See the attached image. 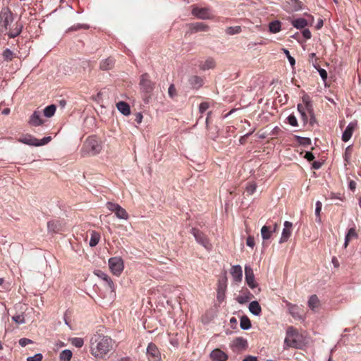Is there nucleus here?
<instances>
[{
    "label": "nucleus",
    "instance_id": "64",
    "mask_svg": "<svg viewBox=\"0 0 361 361\" xmlns=\"http://www.w3.org/2000/svg\"><path fill=\"white\" fill-rule=\"evenodd\" d=\"M332 264H334V267L338 268L339 267V262L336 257H334L332 258Z\"/></svg>",
    "mask_w": 361,
    "mask_h": 361
},
{
    "label": "nucleus",
    "instance_id": "46",
    "mask_svg": "<svg viewBox=\"0 0 361 361\" xmlns=\"http://www.w3.org/2000/svg\"><path fill=\"white\" fill-rule=\"evenodd\" d=\"M289 4H291L293 11H298L301 9V2L298 0H290Z\"/></svg>",
    "mask_w": 361,
    "mask_h": 361
},
{
    "label": "nucleus",
    "instance_id": "49",
    "mask_svg": "<svg viewBox=\"0 0 361 361\" xmlns=\"http://www.w3.org/2000/svg\"><path fill=\"white\" fill-rule=\"evenodd\" d=\"M43 356L41 353H37L33 356L28 357L27 361H42Z\"/></svg>",
    "mask_w": 361,
    "mask_h": 361
},
{
    "label": "nucleus",
    "instance_id": "30",
    "mask_svg": "<svg viewBox=\"0 0 361 361\" xmlns=\"http://www.w3.org/2000/svg\"><path fill=\"white\" fill-rule=\"evenodd\" d=\"M147 353L153 357L158 358L159 352L157 346L153 343H149L147 348Z\"/></svg>",
    "mask_w": 361,
    "mask_h": 361
},
{
    "label": "nucleus",
    "instance_id": "36",
    "mask_svg": "<svg viewBox=\"0 0 361 361\" xmlns=\"http://www.w3.org/2000/svg\"><path fill=\"white\" fill-rule=\"evenodd\" d=\"M72 355V352L70 350L66 349L60 353L59 358L61 361H70Z\"/></svg>",
    "mask_w": 361,
    "mask_h": 361
},
{
    "label": "nucleus",
    "instance_id": "9",
    "mask_svg": "<svg viewBox=\"0 0 361 361\" xmlns=\"http://www.w3.org/2000/svg\"><path fill=\"white\" fill-rule=\"evenodd\" d=\"M191 233L195 237L196 241L202 245L206 250H210L212 249V245L204 233L195 228L191 229Z\"/></svg>",
    "mask_w": 361,
    "mask_h": 361
},
{
    "label": "nucleus",
    "instance_id": "4",
    "mask_svg": "<svg viewBox=\"0 0 361 361\" xmlns=\"http://www.w3.org/2000/svg\"><path fill=\"white\" fill-rule=\"evenodd\" d=\"M302 102L303 104H298V111L304 124H306L308 122L307 114L312 113L313 106L310 97L307 95L302 97Z\"/></svg>",
    "mask_w": 361,
    "mask_h": 361
},
{
    "label": "nucleus",
    "instance_id": "44",
    "mask_svg": "<svg viewBox=\"0 0 361 361\" xmlns=\"http://www.w3.org/2000/svg\"><path fill=\"white\" fill-rule=\"evenodd\" d=\"M3 56L4 59L11 61L13 56V53L9 49H6L3 52Z\"/></svg>",
    "mask_w": 361,
    "mask_h": 361
},
{
    "label": "nucleus",
    "instance_id": "26",
    "mask_svg": "<svg viewBox=\"0 0 361 361\" xmlns=\"http://www.w3.org/2000/svg\"><path fill=\"white\" fill-rule=\"evenodd\" d=\"M189 82L193 88L198 89L202 86L203 79L199 76L193 75L190 78Z\"/></svg>",
    "mask_w": 361,
    "mask_h": 361
},
{
    "label": "nucleus",
    "instance_id": "55",
    "mask_svg": "<svg viewBox=\"0 0 361 361\" xmlns=\"http://www.w3.org/2000/svg\"><path fill=\"white\" fill-rule=\"evenodd\" d=\"M300 143L303 145H307L311 143V140L310 138H307V137H301Z\"/></svg>",
    "mask_w": 361,
    "mask_h": 361
},
{
    "label": "nucleus",
    "instance_id": "21",
    "mask_svg": "<svg viewBox=\"0 0 361 361\" xmlns=\"http://www.w3.org/2000/svg\"><path fill=\"white\" fill-rule=\"evenodd\" d=\"M44 121L41 117V113L38 111H34V113L31 115L29 124L32 126H39L43 124Z\"/></svg>",
    "mask_w": 361,
    "mask_h": 361
},
{
    "label": "nucleus",
    "instance_id": "32",
    "mask_svg": "<svg viewBox=\"0 0 361 361\" xmlns=\"http://www.w3.org/2000/svg\"><path fill=\"white\" fill-rule=\"evenodd\" d=\"M215 66V61L214 59L209 58L204 63L200 65V69L203 71L214 68Z\"/></svg>",
    "mask_w": 361,
    "mask_h": 361
},
{
    "label": "nucleus",
    "instance_id": "14",
    "mask_svg": "<svg viewBox=\"0 0 361 361\" xmlns=\"http://www.w3.org/2000/svg\"><path fill=\"white\" fill-rule=\"evenodd\" d=\"M226 277L224 276L222 279L219 280L218 290H217V300L219 302H222L225 298V291L226 289Z\"/></svg>",
    "mask_w": 361,
    "mask_h": 361
},
{
    "label": "nucleus",
    "instance_id": "29",
    "mask_svg": "<svg viewBox=\"0 0 361 361\" xmlns=\"http://www.w3.org/2000/svg\"><path fill=\"white\" fill-rule=\"evenodd\" d=\"M272 229L269 226H264L261 228V235L264 240H269L272 235Z\"/></svg>",
    "mask_w": 361,
    "mask_h": 361
},
{
    "label": "nucleus",
    "instance_id": "43",
    "mask_svg": "<svg viewBox=\"0 0 361 361\" xmlns=\"http://www.w3.org/2000/svg\"><path fill=\"white\" fill-rule=\"evenodd\" d=\"M257 185L254 183H249L245 189V192H247V195H252L255 190H256Z\"/></svg>",
    "mask_w": 361,
    "mask_h": 361
},
{
    "label": "nucleus",
    "instance_id": "48",
    "mask_svg": "<svg viewBox=\"0 0 361 361\" xmlns=\"http://www.w3.org/2000/svg\"><path fill=\"white\" fill-rule=\"evenodd\" d=\"M283 51L284 54H286V56H287L290 64L292 66H293L295 63V61L294 58L290 56L289 51L287 50L286 49H283Z\"/></svg>",
    "mask_w": 361,
    "mask_h": 361
},
{
    "label": "nucleus",
    "instance_id": "53",
    "mask_svg": "<svg viewBox=\"0 0 361 361\" xmlns=\"http://www.w3.org/2000/svg\"><path fill=\"white\" fill-rule=\"evenodd\" d=\"M318 71H319V73L321 78H322V80H325L327 78L326 71L323 68L319 69Z\"/></svg>",
    "mask_w": 361,
    "mask_h": 361
},
{
    "label": "nucleus",
    "instance_id": "20",
    "mask_svg": "<svg viewBox=\"0 0 361 361\" xmlns=\"http://www.w3.org/2000/svg\"><path fill=\"white\" fill-rule=\"evenodd\" d=\"M307 305L312 311L316 312L319 310L321 302L316 295H312L308 300Z\"/></svg>",
    "mask_w": 361,
    "mask_h": 361
},
{
    "label": "nucleus",
    "instance_id": "31",
    "mask_svg": "<svg viewBox=\"0 0 361 361\" xmlns=\"http://www.w3.org/2000/svg\"><path fill=\"white\" fill-rule=\"evenodd\" d=\"M90 242H89V245L90 247H94L96 246L99 240H100V235L99 233H98L97 232L94 231H92L91 232V235H90Z\"/></svg>",
    "mask_w": 361,
    "mask_h": 361
},
{
    "label": "nucleus",
    "instance_id": "10",
    "mask_svg": "<svg viewBox=\"0 0 361 361\" xmlns=\"http://www.w3.org/2000/svg\"><path fill=\"white\" fill-rule=\"evenodd\" d=\"M245 281H246L247 286L251 289H254L258 286V284L255 281V275H254L253 270L248 265H245Z\"/></svg>",
    "mask_w": 361,
    "mask_h": 361
},
{
    "label": "nucleus",
    "instance_id": "12",
    "mask_svg": "<svg viewBox=\"0 0 361 361\" xmlns=\"http://www.w3.org/2000/svg\"><path fill=\"white\" fill-rule=\"evenodd\" d=\"M284 228L282 231L281 236L279 240V243L286 242L292 233L293 224L290 221H286L283 224Z\"/></svg>",
    "mask_w": 361,
    "mask_h": 361
},
{
    "label": "nucleus",
    "instance_id": "3",
    "mask_svg": "<svg viewBox=\"0 0 361 361\" xmlns=\"http://www.w3.org/2000/svg\"><path fill=\"white\" fill-rule=\"evenodd\" d=\"M51 140V137L50 136L38 140L30 134H25L18 138V141L30 146L39 147L48 144Z\"/></svg>",
    "mask_w": 361,
    "mask_h": 361
},
{
    "label": "nucleus",
    "instance_id": "56",
    "mask_svg": "<svg viewBox=\"0 0 361 361\" xmlns=\"http://www.w3.org/2000/svg\"><path fill=\"white\" fill-rule=\"evenodd\" d=\"M142 114L141 113H137L135 114V121L137 123L140 124L142 121Z\"/></svg>",
    "mask_w": 361,
    "mask_h": 361
},
{
    "label": "nucleus",
    "instance_id": "6",
    "mask_svg": "<svg viewBox=\"0 0 361 361\" xmlns=\"http://www.w3.org/2000/svg\"><path fill=\"white\" fill-rule=\"evenodd\" d=\"M106 207L109 210L114 212L118 219L127 220L129 217L126 210L121 207L118 204L108 202L106 203Z\"/></svg>",
    "mask_w": 361,
    "mask_h": 361
},
{
    "label": "nucleus",
    "instance_id": "18",
    "mask_svg": "<svg viewBox=\"0 0 361 361\" xmlns=\"http://www.w3.org/2000/svg\"><path fill=\"white\" fill-rule=\"evenodd\" d=\"M210 358L212 361H226L228 355L220 349H214L210 353Z\"/></svg>",
    "mask_w": 361,
    "mask_h": 361
},
{
    "label": "nucleus",
    "instance_id": "28",
    "mask_svg": "<svg viewBox=\"0 0 361 361\" xmlns=\"http://www.w3.org/2000/svg\"><path fill=\"white\" fill-rule=\"evenodd\" d=\"M357 237V234L356 233L355 228H350L347 234L345 237V242H344V247L346 248L349 244V242L353 238H356Z\"/></svg>",
    "mask_w": 361,
    "mask_h": 361
},
{
    "label": "nucleus",
    "instance_id": "16",
    "mask_svg": "<svg viewBox=\"0 0 361 361\" xmlns=\"http://www.w3.org/2000/svg\"><path fill=\"white\" fill-rule=\"evenodd\" d=\"M356 126V121H352L347 126L345 130H344L342 135V140L343 142H348L351 138Z\"/></svg>",
    "mask_w": 361,
    "mask_h": 361
},
{
    "label": "nucleus",
    "instance_id": "19",
    "mask_svg": "<svg viewBox=\"0 0 361 361\" xmlns=\"http://www.w3.org/2000/svg\"><path fill=\"white\" fill-rule=\"evenodd\" d=\"M62 223L59 220L50 221L47 223L49 232L59 233L63 231Z\"/></svg>",
    "mask_w": 361,
    "mask_h": 361
},
{
    "label": "nucleus",
    "instance_id": "61",
    "mask_svg": "<svg viewBox=\"0 0 361 361\" xmlns=\"http://www.w3.org/2000/svg\"><path fill=\"white\" fill-rule=\"evenodd\" d=\"M243 361H257V359L255 356L249 355L243 359Z\"/></svg>",
    "mask_w": 361,
    "mask_h": 361
},
{
    "label": "nucleus",
    "instance_id": "54",
    "mask_svg": "<svg viewBox=\"0 0 361 361\" xmlns=\"http://www.w3.org/2000/svg\"><path fill=\"white\" fill-rule=\"evenodd\" d=\"M302 35L307 39H310L312 36L311 32L308 29H305L302 30Z\"/></svg>",
    "mask_w": 361,
    "mask_h": 361
},
{
    "label": "nucleus",
    "instance_id": "37",
    "mask_svg": "<svg viewBox=\"0 0 361 361\" xmlns=\"http://www.w3.org/2000/svg\"><path fill=\"white\" fill-rule=\"evenodd\" d=\"M281 30V23L278 20L269 23V31L272 33H277Z\"/></svg>",
    "mask_w": 361,
    "mask_h": 361
},
{
    "label": "nucleus",
    "instance_id": "11",
    "mask_svg": "<svg viewBox=\"0 0 361 361\" xmlns=\"http://www.w3.org/2000/svg\"><path fill=\"white\" fill-rule=\"evenodd\" d=\"M140 85L142 90L145 92H150L154 88V85L150 81L149 75L147 73L142 75Z\"/></svg>",
    "mask_w": 361,
    "mask_h": 361
},
{
    "label": "nucleus",
    "instance_id": "35",
    "mask_svg": "<svg viewBox=\"0 0 361 361\" xmlns=\"http://www.w3.org/2000/svg\"><path fill=\"white\" fill-rule=\"evenodd\" d=\"M293 25L298 29L304 28L307 25V21L305 18H298L292 22Z\"/></svg>",
    "mask_w": 361,
    "mask_h": 361
},
{
    "label": "nucleus",
    "instance_id": "25",
    "mask_svg": "<svg viewBox=\"0 0 361 361\" xmlns=\"http://www.w3.org/2000/svg\"><path fill=\"white\" fill-rule=\"evenodd\" d=\"M249 310L252 314L255 316H259L262 312V308L259 302L256 300L252 301L249 304Z\"/></svg>",
    "mask_w": 361,
    "mask_h": 361
},
{
    "label": "nucleus",
    "instance_id": "27",
    "mask_svg": "<svg viewBox=\"0 0 361 361\" xmlns=\"http://www.w3.org/2000/svg\"><path fill=\"white\" fill-rule=\"evenodd\" d=\"M21 31L22 25L20 24L16 23L15 25V27L12 28L11 27H10V29H8V32L6 34H8L10 38H14L19 35Z\"/></svg>",
    "mask_w": 361,
    "mask_h": 361
},
{
    "label": "nucleus",
    "instance_id": "17",
    "mask_svg": "<svg viewBox=\"0 0 361 361\" xmlns=\"http://www.w3.org/2000/svg\"><path fill=\"white\" fill-rule=\"evenodd\" d=\"M189 30L191 33L197 32H207L209 30V26L203 23L197 22L188 24Z\"/></svg>",
    "mask_w": 361,
    "mask_h": 361
},
{
    "label": "nucleus",
    "instance_id": "59",
    "mask_svg": "<svg viewBox=\"0 0 361 361\" xmlns=\"http://www.w3.org/2000/svg\"><path fill=\"white\" fill-rule=\"evenodd\" d=\"M309 116H310V123L311 126H313L314 123H315V117H314V111L312 110V114H309Z\"/></svg>",
    "mask_w": 361,
    "mask_h": 361
},
{
    "label": "nucleus",
    "instance_id": "42",
    "mask_svg": "<svg viewBox=\"0 0 361 361\" xmlns=\"http://www.w3.org/2000/svg\"><path fill=\"white\" fill-rule=\"evenodd\" d=\"M240 32H241V27L240 26L228 27L226 30V32L228 35H233L235 34H238Z\"/></svg>",
    "mask_w": 361,
    "mask_h": 361
},
{
    "label": "nucleus",
    "instance_id": "41",
    "mask_svg": "<svg viewBox=\"0 0 361 361\" xmlns=\"http://www.w3.org/2000/svg\"><path fill=\"white\" fill-rule=\"evenodd\" d=\"M298 334L297 330L293 326H289L286 330V336L292 338H296Z\"/></svg>",
    "mask_w": 361,
    "mask_h": 361
},
{
    "label": "nucleus",
    "instance_id": "15",
    "mask_svg": "<svg viewBox=\"0 0 361 361\" xmlns=\"http://www.w3.org/2000/svg\"><path fill=\"white\" fill-rule=\"evenodd\" d=\"M287 307L288 309L289 313L292 315V317L296 319L304 320V317L301 314V309L296 305L291 304L290 302H287Z\"/></svg>",
    "mask_w": 361,
    "mask_h": 361
},
{
    "label": "nucleus",
    "instance_id": "52",
    "mask_svg": "<svg viewBox=\"0 0 361 361\" xmlns=\"http://www.w3.org/2000/svg\"><path fill=\"white\" fill-rule=\"evenodd\" d=\"M246 244L250 247H253L255 245V238L253 236H248L246 240Z\"/></svg>",
    "mask_w": 361,
    "mask_h": 361
},
{
    "label": "nucleus",
    "instance_id": "62",
    "mask_svg": "<svg viewBox=\"0 0 361 361\" xmlns=\"http://www.w3.org/2000/svg\"><path fill=\"white\" fill-rule=\"evenodd\" d=\"M237 301L240 303V304H243L245 302H246L247 301V299L245 298V297L243 296H239L238 298H237Z\"/></svg>",
    "mask_w": 361,
    "mask_h": 361
},
{
    "label": "nucleus",
    "instance_id": "47",
    "mask_svg": "<svg viewBox=\"0 0 361 361\" xmlns=\"http://www.w3.org/2000/svg\"><path fill=\"white\" fill-rule=\"evenodd\" d=\"M287 120H288V123L290 126H294V127L298 126L297 118L294 115L290 114V116H288L287 118Z\"/></svg>",
    "mask_w": 361,
    "mask_h": 361
},
{
    "label": "nucleus",
    "instance_id": "63",
    "mask_svg": "<svg viewBox=\"0 0 361 361\" xmlns=\"http://www.w3.org/2000/svg\"><path fill=\"white\" fill-rule=\"evenodd\" d=\"M321 166H322V163L319 161H314L312 164V167L314 169H319L321 168Z\"/></svg>",
    "mask_w": 361,
    "mask_h": 361
},
{
    "label": "nucleus",
    "instance_id": "33",
    "mask_svg": "<svg viewBox=\"0 0 361 361\" xmlns=\"http://www.w3.org/2000/svg\"><path fill=\"white\" fill-rule=\"evenodd\" d=\"M298 344L297 343L296 338H292L286 336L285 340H284V349H286L290 347L298 348Z\"/></svg>",
    "mask_w": 361,
    "mask_h": 361
},
{
    "label": "nucleus",
    "instance_id": "38",
    "mask_svg": "<svg viewBox=\"0 0 361 361\" xmlns=\"http://www.w3.org/2000/svg\"><path fill=\"white\" fill-rule=\"evenodd\" d=\"M56 107L54 104H51V105L47 106L44 109V115L47 118L51 117L52 116H54V114L56 111Z\"/></svg>",
    "mask_w": 361,
    "mask_h": 361
},
{
    "label": "nucleus",
    "instance_id": "34",
    "mask_svg": "<svg viewBox=\"0 0 361 361\" xmlns=\"http://www.w3.org/2000/svg\"><path fill=\"white\" fill-rule=\"evenodd\" d=\"M114 64V59L111 58H108L101 62L100 68L102 70H109L113 67Z\"/></svg>",
    "mask_w": 361,
    "mask_h": 361
},
{
    "label": "nucleus",
    "instance_id": "7",
    "mask_svg": "<svg viewBox=\"0 0 361 361\" xmlns=\"http://www.w3.org/2000/svg\"><path fill=\"white\" fill-rule=\"evenodd\" d=\"M192 14L196 18L202 20H209L213 18V14L210 8L204 7H198L192 6Z\"/></svg>",
    "mask_w": 361,
    "mask_h": 361
},
{
    "label": "nucleus",
    "instance_id": "22",
    "mask_svg": "<svg viewBox=\"0 0 361 361\" xmlns=\"http://www.w3.org/2000/svg\"><path fill=\"white\" fill-rule=\"evenodd\" d=\"M232 345L238 350H243L247 347V341L242 337H238L233 340Z\"/></svg>",
    "mask_w": 361,
    "mask_h": 361
},
{
    "label": "nucleus",
    "instance_id": "57",
    "mask_svg": "<svg viewBox=\"0 0 361 361\" xmlns=\"http://www.w3.org/2000/svg\"><path fill=\"white\" fill-rule=\"evenodd\" d=\"M305 158L307 159L308 161H312L314 159V154L310 152H307Z\"/></svg>",
    "mask_w": 361,
    "mask_h": 361
},
{
    "label": "nucleus",
    "instance_id": "51",
    "mask_svg": "<svg viewBox=\"0 0 361 361\" xmlns=\"http://www.w3.org/2000/svg\"><path fill=\"white\" fill-rule=\"evenodd\" d=\"M32 341L30 340V339H28V338H20L19 340V344L22 346V347H25L28 344H31L32 343Z\"/></svg>",
    "mask_w": 361,
    "mask_h": 361
},
{
    "label": "nucleus",
    "instance_id": "45",
    "mask_svg": "<svg viewBox=\"0 0 361 361\" xmlns=\"http://www.w3.org/2000/svg\"><path fill=\"white\" fill-rule=\"evenodd\" d=\"M72 344L77 348H81L84 344V341L81 338H75L72 340Z\"/></svg>",
    "mask_w": 361,
    "mask_h": 361
},
{
    "label": "nucleus",
    "instance_id": "24",
    "mask_svg": "<svg viewBox=\"0 0 361 361\" xmlns=\"http://www.w3.org/2000/svg\"><path fill=\"white\" fill-rule=\"evenodd\" d=\"M117 109L124 116L130 114V106L125 102H119L116 104Z\"/></svg>",
    "mask_w": 361,
    "mask_h": 361
},
{
    "label": "nucleus",
    "instance_id": "58",
    "mask_svg": "<svg viewBox=\"0 0 361 361\" xmlns=\"http://www.w3.org/2000/svg\"><path fill=\"white\" fill-rule=\"evenodd\" d=\"M356 185L357 184L354 180H351L349 181L348 187L350 190L354 191L356 188Z\"/></svg>",
    "mask_w": 361,
    "mask_h": 361
},
{
    "label": "nucleus",
    "instance_id": "23",
    "mask_svg": "<svg viewBox=\"0 0 361 361\" xmlns=\"http://www.w3.org/2000/svg\"><path fill=\"white\" fill-rule=\"evenodd\" d=\"M97 275L105 282L106 285L112 292L114 291V284L111 278L106 274L99 271Z\"/></svg>",
    "mask_w": 361,
    "mask_h": 361
},
{
    "label": "nucleus",
    "instance_id": "5",
    "mask_svg": "<svg viewBox=\"0 0 361 361\" xmlns=\"http://www.w3.org/2000/svg\"><path fill=\"white\" fill-rule=\"evenodd\" d=\"M85 151L91 154V155H95L102 149V146L99 140H98L94 137H88L83 146Z\"/></svg>",
    "mask_w": 361,
    "mask_h": 361
},
{
    "label": "nucleus",
    "instance_id": "60",
    "mask_svg": "<svg viewBox=\"0 0 361 361\" xmlns=\"http://www.w3.org/2000/svg\"><path fill=\"white\" fill-rule=\"evenodd\" d=\"M175 87L173 85H171L169 87V94L172 97L173 94H175Z\"/></svg>",
    "mask_w": 361,
    "mask_h": 361
},
{
    "label": "nucleus",
    "instance_id": "1",
    "mask_svg": "<svg viewBox=\"0 0 361 361\" xmlns=\"http://www.w3.org/2000/svg\"><path fill=\"white\" fill-rule=\"evenodd\" d=\"M112 348L113 341L109 336L95 334L90 339V352L96 358H104Z\"/></svg>",
    "mask_w": 361,
    "mask_h": 361
},
{
    "label": "nucleus",
    "instance_id": "39",
    "mask_svg": "<svg viewBox=\"0 0 361 361\" xmlns=\"http://www.w3.org/2000/svg\"><path fill=\"white\" fill-rule=\"evenodd\" d=\"M240 328L243 330H247L251 327V322L247 317H243L240 319Z\"/></svg>",
    "mask_w": 361,
    "mask_h": 361
},
{
    "label": "nucleus",
    "instance_id": "2",
    "mask_svg": "<svg viewBox=\"0 0 361 361\" xmlns=\"http://www.w3.org/2000/svg\"><path fill=\"white\" fill-rule=\"evenodd\" d=\"M13 22L12 12L8 8H3L0 11V32L6 34Z\"/></svg>",
    "mask_w": 361,
    "mask_h": 361
},
{
    "label": "nucleus",
    "instance_id": "40",
    "mask_svg": "<svg viewBox=\"0 0 361 361\" xmlns=\"http://www.w3.org/2000/svg\"><path fill=\"white\" fill-rule=\"evenodd\" d=\"M322 202L320 201H317L316 202V208H315V215H316V221L319 223L322 221L320 217V212L322 211Z\"/></svg>",
    "mask_w": 361,
    "mask_h": 361
},
{
    "label": "nucleus",
    "instance_id": "13",
    "mask_svg": "<svg viewBox=\"0 0 361 361\" xmlns=\"http://www.w3.org/2000/svg\"><path fill=\"white\" fill-rule=\"evenodd\" d=\"M230 274L233 280L235 283L241 282L243 279V270L240 265H233L231 267Z\"/></svg>",
    "mask_w": 361,
    "mask_h": 361
},
{
    "label": "nucleus",
    "instance_id": "50",
    "mask_svg": "<svg viewBox=\"0 0 361 361\" xmlns=\"http://www.w3.org/2000/svg\"><path fill=\"white\" fill-rule=\"evenodd\" d=\"M12 319L17 324H22L25 323V319L23 315L18 314L13 316Z\"/></svg>",
    "mask_w": 361,
    "mask_h": 361
},
{
    "label": "nucleus",
    "instance_id": "8",
    "mask_svg": "<svg viewBox=\"0 0 361 361\" xmlns=\"http://www.w3.org/2000/svg\"><path fill=\"white\" fill-rule=\"evenodd\" d=\"M109 266L111 272L116 276H119L124 268L123 259L118 257L110 258L109 259Z\"/></svg>",
    "mask_w": 361,
    "mask_h": 361
}]
</instances>
